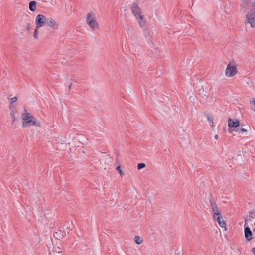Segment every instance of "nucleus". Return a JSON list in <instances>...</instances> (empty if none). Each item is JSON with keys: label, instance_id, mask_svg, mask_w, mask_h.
Listing matches in <instances>:
<instances>
[{"label": "nucleus", "instance_id": "obj_25", "mask_svg": "<svg viewBox=\"0 0 255 255\" xmlns=\"http://www.w3.org/2000/svg\"><path fill=\"white\" fill-rule=\"evenodd\" d=\"M250 104L253 105H254L255 107H254V111H255V99L254 98H252L250 100Z\"/></svg>", "mask_w": 255, "mask_h": 255}, {"label": "nucleus", "instance_id": "obj_3", "mask_svg": "<svg viewBox=\"0 0 255 255\" xmlns=\"http://www.w3.org/2000/svg\"><path fill=\"white\" fill-rule=\"evenodd\" d=\"M246 21L252 27L255 28V10L251 9L246 15Z\"/></svg>", "mask_w": 255, "mask_h": 255}, {"label": "nucleus", "instance_id": "obj_14", "mask_svg": "<svg viewBox=\"0 0 255 255\" xmlns=\"http://www.w3.org/2000/svg\"><path fill=\"white\" fill-rule=\"evenodd\" d=\"M134 241H135V243L138 245L141 244L143 242V239L140 237H139L138 236H135Z\"/></svg>", "mask_w": 255, "mask_h": 255}, {"label": "nucleus", "instance_id": "obj_32", "mask_svg": "<svg viewBox=\"0 0 255 255\" xmlns=\"http://www.w3.org/2000/svg\"><path fill=\"white\" fill-rule=\"evenodd\" d=\"M215 137V138L216 139H217H217H218V138H219V136H218L217 134H216V135H215V137Z\"/></svg>", "mask_w": 255, "mask_h": 255}, {"label": "nucleus", "instance_id": "obj_1", "mask_svg": "<svg viewBox=\"0 0 255 255\" xmlns=\"http://www.w3.org/2000/svg\"><path fill=\"white\" fill-rule=\"evenodd\" d=\"M24 113L22 114V118L23 119V127L30 126L35 125L40 127L41 122L39 121H36L33 116L31 115L27 112L26 108H24Z\"/></svg>", "mask_w": 255, "mask_h": 255}, {"label": "nucleus", "instance_id": "obj_15", "mask_svg": "<svg viewBox=\"0 0 255 255\" xmlns=\"http://www.w3.org/2000/svg\"><path fill=\"white\" fill-rule=\"evenodd\" d=\"M10 109V115L12 118V124L14 123V122L16 120V117L15 116L14 111L12 109V106H10L9 107Z\"/></svg>", "mask_w": 255, "mask_h": 255}, {"label": "nucleus", "instance_id": "obj_6", "mask_svg": "<svg viewBox=\"0 0 255 255\" xmlns=\"http://www.w3.org/2000/svg\"><path fill=\"white\" fill-rule=\"evenodd\" d=\"M247 224V218H245L244 233L245 237L247 241H250L253 239V233L249 226H246Z\"/></svg>", "mask_w": 255, "mask_h": 255}, {"label": "nucleus", "instance_id": "obj_29", "mask_svg": "<svg viewBox=\"0 0 255 255\" xmlns=\"http://www.w3.org/2000/svg\"><path fill=\"white\" fill-rule=\"evenodd\" d=\"M58 232H55V233H54V237L55 238H58Z\"/></svg>", "mask_w": 255, "mask_h": 255}, {"label": "nucleus", "instance_id": "obj_27", "mask_svg": "<svg viewBox=\"0 0 255 255\" xmlns=\"http://www.w3.org/2000/svg\"><path fill=\"white\" fill-rule=\"evenodd\" d=\"M26 29L29 31L31 29V25L29 23H27V25H26Z\"/></svg>", "mask_w": 255, "mask_h": 255}, {"label": "nucleus", "instance_id": "obj_34", "mask_svg": "<svg viewBox=\"0 0 255 255\" xmlns=\"http://www.w3.org/2000/svg\"><path fill=\"white\" fill-rule=\"evenodd\" d=\"M178 255H179V253L178 254Z\"/></svg>", "mask_w": 255, "mask_h": 255}, {"label": "nucleus", "instance_id": "obj_4", "mask_svg": "<svg viewBox=\"0 0 255 255\" xmlns=\"http://www.w3.org/2000/svg\"><path fill=\"white\" fill-rule=\"evenodd\" d=\"M48 18L42 14H38L37 15L35 20V23L37 28L42 27L46 25Z\"/></svg>", "mask_w": 255, "mask_h": 255}, {"label": "nucleus", "instance_id": "obj_11", "mask_svg": "<svg viewBox=\"0 0 255 255\" xmlns=\"http://www.w3.org/2000/svg\"><path fill=\"white\" fill-rule=\"evenodd\" d=\"M135 17L138 20L140 26L143 27L146 23V21L144 18V16L141 14H139V16H137Z\"/></svg>", "mask_w": 255, "mask_h": 255}, {"label": "nucleus", "instance_id": "obj_16", "mask_svg": "<svg viewBox=\"0 0 255 255\" xmlns=\"http://www.w3.org/2000/svg\"><path fill=\"white\" fill-rule=\"evenodd\" d=\"M234 131L238 132L239 133H242L243 134L244 132L247 133V130L243 128H240V127L236 129H234Z\"/></svg>", "mask_w": 255, "mask_h": 255}, {"label": "nucleus", "instance_id": "obj_20", "mask_svg": "<svg viewBox=\"0 0 255 255\" xmlns=\"http://www.w3.org/2000/svg\"><path fill=\"white\" fill-rule=\"evenodd\" d=\"M213 214V218H215L218 214H221V213L219 211L218 207H216V209H215V210H212Z\"/></svg>", "mask_w": 255, "mask_h": 255}, {"label": "nucleus", "instance_id": "obj_17", "mask_svg": "<svg viewBox=\"0 0 255 255\" xmlns=\"http://www.w3.org/2000/svg\"><path fill=\"white\" fill-rule=\"evenodd\" d=\"M214 219L218 222V224L220 223L223 220V217L221 214H218L215 218H213Z\"/></svg>", "mask_w": 255, "mask_h": 255}, {"label": "nucleus", "instance_id": "obj_33", "mask_svg": "<svg viewBox=\"0 0 255 255\" xmlns=\"http://www.w3.org/2000/svg\"><path fill=\"white\" fill-rule=\"evenodd\" d=\"M252 5H253V6H254L255 5V2H254L252 3Z\"/></svg>", "mask_w": 255, "mask_h": 255}, {"label": "nucleus", "instance_id": "obj_22", "mask_svg": "<svg viewBox=\"0 0 255 255\" xmlns=\"http://www.w3.org/2000/svg\"><path fill=\"white\" fill-rule=\"evenodd\" d=\"M145 166H146V165H145V163H140L138 164L137 168L138 170H141V169L144 168V167H145Z\"/></svg>", "mask_w": 255, "mask_h": 255}, {"label": "nucleus", "instance_id": "obj_24", "mask_svg": "<svg viewBox=\"0 0 255 255\" xmlns=\"http://www.w3.org/2000/svg\"><path fill=\"white\" fill-rule=\"evenodd\" d=\"M8 99L10 100V103L11 104L15 103L17 100V97H14L12 98H8Z\"/></svg>", "mask_w": 255, "mask_h": 255}, {"label": "nucleus", "instance_id": "obj_13", "mask_svg": "<svg viewBox=\"0 0 255 255\" xmlns=\"http://www.w3.org/2000/svg\"><path fill=\"white\" fill-rule=\"evenodd\" d=\"M36 5L37 2L36 1H31L29 3V9L32 12L35 11L36 9Z\"/></svg>", "mask_w": 255, "mask_h": 255}, {"label": "nucleus", "instance_id": "obj_8", "mask_svg": "<svg viewBox=\"0 0 255 255\" xmlns=\"http://www.w3.org/2000/svg\"><path fill=\"white\" fill-rule=\"evenodd\" d=\"M228 126L229 128H234V129H236L240 127V122L239 120H234L231 118H229L228 120Z\"/></svg>", "mask_w": 255, "mask_h": 255}, {"label": "nucleus", "instance_id": "obj_28", "mask_svg": "<svg viewBox=\"0 0 255 255\" xmlns=\"http://www.w3.org/2000/svg\"><path fill=\"white\" fill-rule=\"evenodd\" d=\"M228 128V132L230 133H231L234 130V129H232V128Z\"/></svg>", "mask_w": 255, "mask_h": 255}, {"label": "nucleus", "instance_id": "obj_10", "mask_svg": "<svg viewBox=\"0 0 255 255\" xmlns=\"http://www.w3.org/2000/svg\"><path fill=\"white\" fill-rule=\"evenodd\" d=\"M241 7L244 9L245 10L248 9L251 7V4L252 3V0H241Z\"/></svg>", "mask_w": 255, "mask_h": 255}, {"label": "nucleus", "instance_id": "obj_30", "mask_svg": "<svg viewBox=\"0 0 255 255\" xmlns=\"http://www.w3.org/2000/svg\"><path fill=\"white\" fill-rule=\"evenodd\" d=\"M252 251L254 253V255H255V247L252 248Z\"/></svg>", "mask_w": 255, "mask_h": 255}, {"label": "nucleus", "instance_id": "obj_21", "mask_svg": "<svg viewBox=\"0 0 255 255\" xmlns=\"http://www.w3.org/2000/svg\"><path fill=\"white\" fill-rule=\"evenodd\" d=\"M38 28L36 27V28L35 29L34 33H33V37L35 39H38Z\"/></svg>", "mask_w": 255, "mask_h": 255}, {"label": "nucleus", "instance_id": "obj_12", "mask_svg": "<svg viewBox=\"0 0 255 255\" xmlns=\"http://www.w3.org/2000/svg\"><path fill=\"white\" fill-rule=\"evenodd\" d=\"M209 200L210 203L211 204L212 210H215V209H216V207H217V205L216 204L215 200H214V198L212 197V195H210Z\"/></svg>", "mask_w": 255, "mask_h": 255}, {"label": "nucleus", "instance_id": "obj_9", "mask_svg": "<svg viewBox=\"0 0 255 255\" xmlns=\"http://www.w3.org/2000/svg\"><path fill=\"white\" fill-rule=\"evenodd\" d=\"M46 25L53 29H57L59 27V24L53 19L49 17L47 18Z\"/></svg>", "mask_w": 255, "mask_h": 255}, {"label": "nucleus", "instance_id": "obj_31", "mask_svg": "<svg viewBox=\"0 0 255 255\" xmlns=\"http://www.w3.org/2000/svg\"><path fill=\"white\" fill-rule=\"evenodd\" d=\"M72 83H70L68 86V90H70L71 89V87H72Z\"/></svg>", "mask_w": 255, "mask_h": 255}, {"label": "nucleus", "instance_id": "obj_18", "mask_svg": "<svg viewBox=\"0 0 255 255\" xmlns=\"http://www.w3.org/2000/svg\"><path fill=\"white\" fill-rule=\"evenodd\" d=\"M207 120L210 123V125L211 127L213 126V117L212 115H207Z\"/></svg>", "mask_w": 255, "mask_h": 255}, {"label": "nucleus", "instance_id": "obj_26", "mask_svg": "<svg viewBox=\"0 0 255 255\" xmlns=\"http://www.w3.org/2000/svg\"><path fill=\"white\" fill-rule=\"evenodd\" d=\"M249 214H250V215H249V219L250 220H251V218H253V217L252 216V215H254V216H255V212H253V211H250V212H249Z\"/></svg>", "mask_w": 255, "mask_h": 255}, {"label": "nucleus", "instance_id": "obj_23", "mask_svg": "<svg viewBox=\"0 0 255 255\" xmlns=\"http://www.w3.org/2000/svg\"><path fill=\"white\" fill-rule=\"evenodd\" d=\"M219 225L222 227V228H225V230H226L227 229H226V222H225V221L224 220H222L220 223H219Z\"/></svg>", "mask_w": 255, "mask_h": 255}, {"label": "nucleus", "instance_id": "obj_2", "mask_svg": "<svg viewBox=\"0 0 255 255\" xmlns=\"http://www.w3.org/2000/svg\"><path fill=\"white\" fill-rule=\"evenodd\" d=\"M86 22L87 24L93 30L98 29L99 25L96 20V17L94 13L89 12L86 18Z\"/></svg>", "mask_w": 255, "mask_h": 255}, {"label": "nucleus", "instance_id": "obj_19", "mask_svg": "<svg viewBox=\"0 0 255 255\" xmlns=\"http://www.w3.org/2000/svg\"><path fill=\"white\" fill-rule=\"evenodd\" d=\"M116 169L119 171L121 176H123L124 175H125V173L124 172L122 171V170L121 169V166H118L116 167Z\"/></svg>", "mask_w": 255, "mask_h": 255}, {"label": "nucleus", "instance_id": "obj_5", "mask_svg": "<svg viewBox=\"0 0 255 255\" xmlns=\"http://www.w3.org/2000/svg\"><path fill=\"white\" fill-rule=\"evenodd\" d=\"M237 72V67L235 65H232L231 63L228 64L225 70V74L226 76L231 77L236 75Z\"/></svg>", "mask_w": 255, "mask_h": 255}, {"label": "nucleus", "instance_id": "obj_7", "mask_svg": "<svg viewBox=\"0 0 255 255\" xmlns=\"http://www.w3.org/2000/svg\"><path fill=\"white\" fill-rule=\"evenodd\" d=\"M130 9L135 17L139 16V14H141V9L137 3L135 2L133 3L130 7Z\"/></svg>", "mask_w": 255, "mask_h": 255}]
</instances>
